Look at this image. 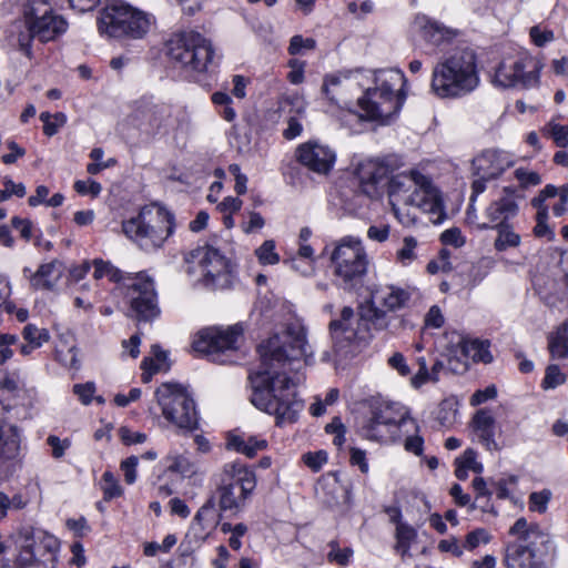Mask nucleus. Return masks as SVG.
Wrapping results in <instances>:
<instances>
[{
    "label": "nucleus",
    "mask_w": 568,
    "mask_h": 568,
    "mask_svg": "<svg viewBox=\"0 0 568 568\" xmlns=\"http://www.w3.org/2000/svg\"><path fill=\"white\" fill-rule=\"evenodd\" d=\"M258 352L262 369L251 376L252 404L275 415L278 424L295 422L304 403L295 392L300 377L295 381L287 374L298 369L302 359L307 364L313 356L305 327L298 322L286 324L281 333L262 343Z\"/></svg>",
    "instance_id": "1"
},
{
    "label": "nucleus",
    "mask_w": 568,
    "mask_h": 568,
    "mask_svg": "<svg viewBox=\"0 0 568 568\" xmlns=\"http://www.w3.org/2000/svg\"><path fill=\"white\" fill-rule=\"evenodd\" d=\"M479 84L474 50L465 48L436 63L430 79V92L440 99L462 98Z\"/></svg>",
    "instance_id": "2"
},
{
    "label": "nucleus",
    "mask_w": 568,
    "mask_h": 568,
    "mask_svg": "<svg viewBox=\"0 0 568 568\" xmlns=\"http://www.w3.org/2000/svg\"><path fill=\"white\" fill-rule=\"evenodd\" d=\"M394 316L382 311L375 302L368 301L359 306L358 313L349 306H344L339 317L332 320L328 329L336 352H344L357 342L368 337L369 328L387 329Z\"/></svg>",
    "instance_id": "3"
},
{
    "label": "nucleus",
    "mask_w": 568,
    "mask_h": 568,
    "mask_svg": "<svg viewBox=\"0 0 568 568\" xmlns=\"http://www.w3.org/2000/svg\"><path fill=\"white\" fill-rule=\"evenodd\" d=\"M405 75L396 69L381 70L375 75L376 87L368 89L364 97L358 99L361 114L348 111L351 115L369 121L388 123L400 110L405 95L402 88L405 84Z\"/></svg>",
    "instance_id": "4"
},
{
    "label": "nucleus",
    "mask_w": 568,
    "mask_h": 568,
    "mask_svg": "<svg viewBox=\"0 0 568 568\" xmlns=\"http://www.w3.org/2000/svg\"><path fill=\"white\" fill-rule=\"evenodd\" d=\"M388 197L390 205L403 204L418 207L436 215L435 221H439L444 214L439 191L434 186L429 176L417 170L394 174L388 181Z\"/></svg>",
    "instance_id": "5"
},
{
    "label": "nucleus",
    "mask_w": 568,
    "mask_h": 568,
    "mask_svg": "<svg viewBox=\"0 0 568 568\" xmlns=\"http://www.w3.org/2000/svg\"><path fill=\"white\" fill-rule=\"evenodd\" d=\"M213 480V499L217 501L220 510L231 514L244 509L256 487L255 473L239 460L224 464Z\"/></svg>",
    "instance_id": "6"
},
{
    "label": "nucleus",
    "mask_w": 568,
    "mask_h": 568,
    "mask_svg": "<svg viewBox=\"0 0 568 568\" xmlns=\"http://www.w3.org/2000/svg\"><path fill=\"white\" fill-rule=\"evenodd\" d=\"M511 538L506 545L505 565L507 568H540L536 558V547L548 541V535L536 523L518 518L509 529Z\"/></svg>",
    "instance_id": "7"
},
{
    "label": "nucleus",
    "mask_w": 568,
    "mask_h": 568,
    "mask_svg": "<svg viewBox=\"0 0 568 568\" xmlns=\"http://www.w3.org/2000/svg\"><path fill=\"white\" fill-rule=\"evenodd\" d=\"M166 47L171 62L184 70L204 72L214 63L215 53L211 41L196 31L173 34Z\"/></svg>",
    "instance_id": "8"
},
{
    "label": "nucleus",
    "mask_w": 568,
    "mask_h": 568,
    "mask_svg": "<svg viewBox=\"0 0 568 568\" xmlns=\"http://www.w3.org/2000/svg\"><path fill=\"white\" fill-rule=\"evenodd\" d=\"M329 260L334 275L341 280L345 290H351L361 283L367 272V254L358 237L348 235L336 241Z\"/></svg>",
    "instance_id": "9"
},
{
    "label": "nucleus",
    "mask_w": 568,
    "mask_h": 568,
    "mask_svg": "<svg viewBox=\"0 0 568 568\" xmlns=\"http://www.w3.org/2000/svg\"><path fill=\"white\" fill-rule=\"evenodd\" d=\"M155 398L163 417L169 423L185 430L197 428L199 415L195 402L184 386L164 383L156 389Z\"/></svg>",
    "instance_id": "10"
},
{
    "label": "nucleus",
    "mask_w": 568,
    "mask_h": 568,
    "mask_svg": "<svg viewBox=\"0 0 568 568\" xmlns=\"http://www.w3.org/2000/svg\"><path fill=\"white\" fill-rule=\"evenodd\" d=\"M58 540L42 530L23 528L19 532L14 568H53Z\"/></svg>",
    "instance_id": "11"
},
{
    "label": "nucleus",
    "mask_w": 568,
    "mask_h": 568,
    "mask_svg": "<svg viewBox=\"0 0 568 568\" xmlns=\"http://www.w3.org/2000/svg\"><path fill=\"white\" fill-rule=\"evenodd\" d=\"M24 22L29 31L28 40L19 39L21 47H29L30 39L41 42L55 40L68 29V22L57 14L45 0H31L24 9Z\"/></svg>",
    "instance_id": "12"
},
{
    "label": "nucleus",
    "mask_w": 568,
    "mask_h": 568,
    "mask_svg": "<svg viewBox=\"0 0 568 568\" xmlns=\"http://www.w3.org/2000/svg\"><path fill=\"white\" fill-rule=\"evenodd\" d=\"M142 14L130 4L114 0L100 13L99 32L109 38L139 39L142 34Z\"/></svg>",
    "instance_id": "13"
},
{
    "label": "nucleus",
    "mask_w": 568,
    "mask_h": 568,
    "mask_svg": "<svg viewBox=\"0 0 568 568\" xmlns=\"http://www.w3.org/2000/svg\"><path fill=\"white\" fill-rule=\"evenodd\" d=\"M541 67L537 59L526 53L515 59H505L496 68L493 83L504 89L535 88L540 81Z\"/></svg>",
    "instance_id": "14"
},
{
    "label": "nucleus",
    "mask_w": 568,
    "mask_h": 568,
    "mask_svg": "<svg viewBox=\"0 0 568 568\" xmlns=\"http://www.w3.org/2000/svg\"><path fill=\"white\" fill-rule=\"evenodd\" d=\"M93 277L100 280L108 276L111 282L120 284L124 302L130 305L129 316L138 322L142 318V278L140 273H123L109 261L95 258Z\"/></svg>",
    "instance_id": "15"
},
{
    "label": "nucleus",
    "mask_w": 568,
    "mask_h": 568,
    "mask_svg": "<svg viewBox=\"0 0 568 568\" xmlns=\"http://www.w3.org/2000/svg\"><path fill=\"white\" fill-rule=\"evenodd\" d=\"M243 329L240 325L227 328L210 327L202 329L193 342V348L211 357L213 362L226 363L227 353L239 347Z\"/></svg>",
    "instance_id": "16"
},
{
    "label": "nucleus",
    "mask_w": 568,
    "mask_h": 568,
    "mask_svg": "<svg viewBox=\"0 0 568 568\" xmlns=\"http://www.w3.org/2000/svg\"><path fill=\"white\" fill-rule=\"evenodd\" d=\"M407 420L414 423L407 410L400 412L395 404L376 400L369 405V414L363 420L359 432L367 439L383 440L387 437L390 426H402Z\"/></svg>",
    "instance_id": "17"
},
{
    "label": "nucleus",
    "mask_w": 568,
    "mask_h": 568,
    "mask_svg": "<svg viewBox=\"0 0 568 568\" xmlns=\"http://www.w3.org/2000/svg\"><path fill=\"white\" fill-rule=\"evenodd\" d=\"M173 231V215L163 205L144 204V252L162 247Z\"/></svg>",
    "instance_id": "18"
},
{
    "label": "nucleus",
    "mask_w": 568,
    "mask_h": 568,
    "mask_svg": "<svg viewBox=\"0 0 568 568\" xmlns=\"http://www.w3.org/2000/svg\"><path fill=\"white\" fill-rule=\"evenodd\" d=\"M199 258L204 284L212 288H225L231 284V275L227 260L219 250L212 246H203L195 251Z\"/></svg>",
    "instance_id": "19"
},
{
    "label": "nucleus",
    "mask_w": 568,
    "mask_h": 568,
    "mask_svg": "<svg viewBox=\"0 0 568 568\" xmlns=\"http://www.w3.org/2000/svg\"><path fill=\"white\" fill-rule=\"evenodd\" d=\"M296 159L308 171L320 175H327L334 168L336 153L327 144L318 141H308L298 145Z\"/></svg>",
    "instance_id": "20"
},
{
    "label": "nucleus",
    "mask_w": 568,
    "mask_h": 568,
    "mask_svg": "<svg viewBox=\"0 0 568 568\" xmlns=\"http://www.w3.org/2000/svg\"><path fill=\"white\" fill-rule=\"evenodd\" d=\"M514 165L513 156L501 150H485L473 160L475 176L498 179L507 169Z\"/></svg>",
    "instance_id": "21"
},
{
    "label": "nucleus",
    "mask_w": 568,
    "mask_h": 568,
    "mask_svg": "<svg viewBox=\"0 0 568 568\" xmlns=\"http://www.w3.org/2000/svg\"><path fill=\"white\" fill-rule=\"evenodd\" d=\"M558 187L552 184H547L537 196L532 197L530 204L536 209V225L534 227V234L537 237H546L548 241L555 239V232L549 227L547 221L549 216L548 206L546 201L557 196Z\"/></svg>",
    "instance_id": "22"
},
{
    "label": "nucleus",
    "mask_w": 568,
    "mask_h": 568,
    "mask_svg": "<svg viewBox=\"0 0 568 568\" xmlns=\"http://www.w3.org/2000/svg\"><path fill=\"white\" fill-rule=\"evenodd\" d=\"M471 427L478 440L487 450H500V446L495 439L496 419L489 409L481 408L477 410L473 416Z\"/></svg>",
    "instance_id": "23"
},
{
    "label": "nucleus",
    "mask_w": 568,
    "mask_h": 568,
    "mask_svg": "<svg viewBox=\"0 0 568 568\" xmlns=\"http://www.w3.org/2000/svg\"><path fill=\"white\" fill-rule=\"evenodd\" d=\"M412 292L395 285H386L377 288L373 298L382 306L384 312H396L406 307L410 301Z\"/></svg>",
    "instance_id": "24"
},
{
    "label": "nucleus",
    "mask_w": 568,
    "mask_h": 568,
    "mask_svg": "<svg viewBox=\"0 0 568 568\" xmlns=\"http://www.w3.org/2000/svg\"><path fill=\"white\" fill-rule=\"evenodd\" d=\"M61 274V264L58 261L42 264L34 274H31L30 285L36 290H52Z\"/></svg>",
    "instance_id": "25"
},
{
    "label": "nucleus",
    "mask_w": 568,
    "mask_h": 568,
    "mask_svg": "<svg viewBox=\"0 0 568 568\" xmlns=\"http://www.w3.org/2000/svg\"><path fill=\"white\" fill-rule=\"evenodd\" d=\"M23 343H19V351L23 356H29L36 349L42 347L50 339L47 328L38 327L36 324H27L21 331Z\"/></svg>",
    "instance_id": "26"
},
{
    "label": "nucleus",
    "mask_w": 568,
    "mask_h": 568,
    "mask_svg": "<svg viewBox=\"0 0 568 568\" xmlns=\"http://www.w3.org/2000/svg\"><path fill=\"white\" fill-rule=\"evenodd\" d=\"M518 212V204L511 195H504L493 201L486 209L485 215L489 222L506 223Z\"/></svg>",
    "instance_id": "27"
},
{
    "label": "nucleus",
    "mask_w": 568,
    "mask_h": 568,
    "mask_svg": "<svg viewBox=\"0 0 568 568\" xmlns=\"http://www.w3.org/2000/svg\"><path fill=\"white\" fill-rule=\"evenodd\" d=\"M386 169L375 164L366 165L359 170L361 190L368 197L378 195V185L383 181Z\"/></svg>",
    "instance_id": "28"
},
{
    "label": "nucleus",
    "mask_w": 568,
    "mask_h": 568,
    "mask_svg": "<svg viewBox=\"0 0 568 568\" xmlns=\"http://www.w3.org/2000/svg\"><path fill=\"white\" fill-rule=\"evenodd\" d=\"M459 344L463 354L470 357L474 362L489 364L494 359L488 339L463 338Z\"/></svg>",
    "instance_id": "29"
},
{
    "label": "nucleus",
    "mask_w": 568,
    "mask_h": 568,
    "mask_svg": "<svg viewBox=\"0 0 568 568\" xmlns=\"http://www.w3.org/2000/svg\"><path fill=\"white\" fill-rule=\"evenodd\" d=\"M20 437L14 426L8 428L0 426V466L19 455Z\"/></svg>",
    "instance_id": "30"
},
{
    "label": "nucleus",
    "mask_w": 568,
    "mask_h": 568,
    "mask_svg": "<svg viewBox=\"0 0 568 568\" xmlns=\"http://www.w3.org/2000/svg\"><path fill=\"white\" fill-rule=\"evenodd\" d=\"M267 443L265 439L255 436L231 435L227 439V448L234 449L237 453L244 454L252 458L258 452L265 449Z\"/></svg>",
    "instance_id": "31"
},
{
    "label": "nucleus",
    "mask_w": 568,
    "mask_h": 568,
    "mask_svg": "<svg viewBox=\"0 0 568 568\" xmlns=\"http://www.w3.org/2000/svg\"><path fill=\"white\" fill-rule=\"evenodd\" d=\"M171 363L166 351L159 345H152L150 357L144 358V383L158 373H165L170 369Z\"/></svg>",
    "instance_id": "32"
},
{
    "label": "nucleus",
    "mask_w": 568,
    "mask_h": 568,
    "mask_svg": "<svg viewBox=\"0 0 568 568\" xmlns=\"http://www.w3.org/2000/svg\"><path fill=\"white\" fill-rule=\"evenodd\" d=\"M162 311L154 281L144 275V323L159 318Z\"/></svg>",
    "instance_id": "33"
},
{
    "label": "nucleus",
    "mask_w": 568,
    "mask_h": 568,
    "mask_svg": "<svg viewBox=\"0 0 568 568\" xmlns=\"http://www.w3.org/2000/svg\"><path fill=\"white\" fill-rule=\"evenodd\" d=\"M548 348L552 357H568V321L549 337Z\"/></svg>",
    "instance_id": "34"
},
{
    "label": "nucleus",
    "mask_w": 568,
    "mask_h": 568,
    "mask_svg": "<svg viewBox=\"0 0 568 568\" xmlns=\"http://www.w3.org/2000/svg\"><path fill=\"white\" fill-rule=\"evenodd\" d=\"M344 84L338 77H327L324 80L322 91L333 103L341 108L347 106V99L344 95Z\"/></svg>",
    "instance_id": "35"
},
{
    "label": "nucleus",
    "mask_w": 568,
    "mask_h": 568,
    "mask_svg": "<svg viewBox=\"0 0 568 568\" xmlns=\"http://www.w3.org/2000/svg\"><path fill=\"white\" fill-rule=\"evenodd\" d=\"M417 531L406 523H398L395 529V550L403 557L409 551L410 545L415 541Z\"/></svg>",
    "instance_id": "36"
},
{
    "label": "nucleus",
    "mask_w": 568,
    "mask_h": 568,
    "mask_svg": "<svg viewBox=\"0 0 568 568\" xmlns=\"http://www.w3.org/2000/svg\"><path fill=\"white\" fill-rule=\"evenodd\" d=\"M498 236L495 240L494 246L497 251H506L509 247H517L520 244V235L507 223H498L496 225Z\"/></svg>",
    "instance_id": "37"
},
{
    "label": "nucleus",
    "mask_w": 568,
    "mask_h": 568,
    "mask_svg": "<svg viewBox=\"0 0 568 568\" xmlns=\"http://www.w3.org/2000/svg\"><path fill=\"white\" fill-rule=\"evenodd\" d=\"M418 24L423 29L424 38L433 43L439 44L444 39L448 38V30L445 29L436 21H432L425 17L417 20Z\"/></svg>",
    "instance_id": "38"
},
{
    "label": "nucleus",
    "mask_w": 568,
    "mask_h": 568,
    "mask_svg": "<svg viewBox=\"0 0 568 568\" xmlns=\"http://www.w3.org/2000/svg\"><path fill=\"white\" fill-rule=\"evenodd\" d=\"M168 470L191 477L196 473V466L184 455H170L166 458Z\"/></svg>",
    "instance_id": "39"
},
{
    "label": "nucleus",
    "mask_w": 568,
    "mask_h": 568,
    "mask_svg": "<svg viewBox=\"0 0 568 568\" xmlns=\"http://www.w3.org/2000/svg\"><path fill=\"white\" fill-rule=\"evenodd\" d=\"M100 487L105 500H111L122 495V488L112 471L106 470L103 473Z\"/></svg>",
    "instance_id": "40"
},
{
    "label": "nucleus",
    "mask_w": 568,
    "mask_h": 568,
    "mask_svg": "<svg viewBox=\"0 0 568 568\" xmlns=\"http://www.w3.org/2000/svg\"><path fill=\"white\" fill-rule=\"evenodd\" d=\"M150 126L159 131L161 128L166 126L170 118L171 110L168 105H154L148 111Z\"/></svg>",
    "instance_id": "41"
},
{
    "label": "nucleus",
    "mask_w": 568,
    "mask_h": 568,
    "mask_svg": "<svg viewBox=\"0 0 568 568\" xmlns=\"http://www.w3.org/2000/svg\"><path fill=\"white\" fill-rule=\"evenodd\" d=\"M178 538L174 534H169L164 537L161 544L151 541L144 544V556H158L160 554H168L172 547L176 544Z\"/></svg>",
    "instance_id": "42"
},
{
    "label": "nucleus",
    "mask_w": 568,
    "mask_h": 568,
    "mask_svg": "<svg viewBox=\"0 0 568 568\" xmlns=\"http://www.w3.org/2000/svg\"><path fill=\"white\" fill-rule=\"evenodd\" d=\"M122 230L124 235L139 244L142 237V210H140L136 216L123 221Z\"/></svg>",
    "instance_id": "43"
},
{
    "label": "nucleus",
    "mask_w": 568,
    "mask_h": 568,
    "mask_svg": "<svg viewBox=\"0 0 568 568\" xmlns=\"http://www.w3.org/2000/svg\"><path fill=\"white\" fill-rule=\"evenodd\" d=\"M21 387V378L19 371H9L0 368V389L8 393H16Z\"/></svg>",
    "instance_id": "44"
},
{
    "label": "nucleus",
    "mask_w": 568,
    "mask_h": 568,
    "mask_svg": "<svg viewBox=\"0 0 568 568\" xmlns=\"http://www.w3.org/2000/svg\"><path fill=\"white\" fill-rule=\"evenodd\" d=\"M417 247V241L413 236H406L403 240V246L397 251V261L402 265L410 264L416 257L415 252Z\"/></svg>",
    "instance_id": "45"
},
{
    "label": "nucleus",
    "mask_w": 568,
    "mask_h": 568,
    "mask_svg": "<svg viewBox=\"0 0 568 568\" xmlns=\"http://www.w3.org/2000/svg\"><path fill=\"white\" fill-rule=\"evenodd\" d=\"M551 499V491L549 489H542L540 491H534L529 495V509L539 514H545L548 508V504Z\"/></svg>",
    "instance_id": "46"
},
{
    "label": "nucleus",
    "mask_w": 568,
    "mask_h": 568,
    "mask_svg": "<svg viewBox=\"0 0 568 568\" xmlns=\"http://www.w3.org/2000/svg\"><path fill=\"white\" fill-rule=\"evenodd\" d=\"M256 256L261 264L274 265L278 263L280 256L275 252V242L273 240L265 241L256 251Z\"/></svg>",
    "instance_id": "47"
},
{
    "label": "nucleus",
    "mask_w": 568,
    "mask_h": 568,
    "mask_svg": "<svg viewBox=\"0 0 568 568\" xmlns=\"http://www.w3.org/2000/svg\"><path fill=\"white\" fill-rule=\"evenodd\" d=\"M27 506V500L20 494L10 498L6 493L0 491V519L7 516L9 509H22Z\"/></svg>",
    "instance_id": "48"
},
{
    "label": "nucleus",
    "mask_w": 568,
    "mask_h": 568,
    "mask_svg": "<svg viewBox=\"0 0 568 568\" xmlns=\"http://www.w3.org/2000/svg\"><path fill=\"white\" fill-rule=\"evenodd\" d=\"M566 382V375L561 372L558 365L551 364L546 368V374L542 379L541 386L545 389H552Z\"/></svg>",
    "instance_id": "49"
},
{
    "label": "nucleus",
    "mask_w": 568,
    "mask_h": 568,
    "mask_svg": "<svg viewBox=\"0 0 568 568\" xmlns=\"http://www.w3.org/2000/svg\"><path fill=\"white\" fill-rule=\"evenodd\" d=\"M328 546L331 548L327 554L328 561L335 562L342 567L347 566L353 556V550L351 548L341 549L336 541H331Z\"/></svg>",
    "instance_id": "50"
},
{
    "label": "nucleus",
    "mask_w": 568,
    "mask_h": 568,
    "mask_svg": "<svg viewBox=\"0 0 568 568\" xmlns=\"http://www.w3.org/2000/svg\"><path fill=\"white\" fill-rule=\"evenodd\" d=\"M18 344V335L9 333L0 334V365L12 358L13 349L11 347Z\"/></svg>",
    "instance_id": "51"
},
{
    "label": "nucleus",
    "mask_w": 568,
    "mask_h": 568,
    "mask_svg": "<svg viewBox=\"0 0 568 568\" xmlns=\"http://www.w3.org/2000/svg\"><path fill=\"white\" fill-rule=\"evenodd\" d=\"M139 462L140 459L138 456H130L121 462L120 468L123 473L125 483L129 485L136 480Z\"/></svg>",
    "instance_id": "52"
},
{
    "label": "nucleus",
    "mask_w": 568,
    "mask_h": 568,
    "mask_svg": "<svg viewBox=\"0 0 568 568\" xmlns=\"http://www.w3.org/2000/svg\"><path fill=\"white\" fill-rule=\"evenodd\" d=\"M489 539V534L485 529L479 528L467 534L463 546L465 549L473 550L477 548L481 542L487 544Z\"/></svg>",
    "instance_id": "53"
},
{
    "label": "nucleus",
    "mask_w": 568,
    "mask_h": 568,
    "mask_svg": "<svg viewBox=\"0 0 568 568\" xmlns=\"http://www.w3.org/2000/svg\"><path fill=\"white\" fill-rule=\"evenodd\" d=\"M47 444L52 448V457L59 459L64 456L65 450L71 446V440L60 439L55 435H50L47 438Z\"/></svg>",
    "instance_id": "54"
},
{
    "label": "nucleus",
    "mask_w": 568,
    "mask_h": 568,
    "mask_svg": "<svg viewBox=\"0 0 568 568\" xmlns=\"http://www.w3.org/2000/svg\"><path fill=\"white\" fill-rule=\"evenodd\" d=\"M315 40L312 38H303L302 36H294L291 38L288 52L292 55L300 54L303 49H314Z\"/></svg>",
    "instance_id": "55"
},
{
    "label": "nucleus",
    "mask_w": 568,
    "mask_h": 568,
    "mask_svg": "<svg viewBox=\"0 0 568 568\" xmlns=\"http://www.w3.org/2000/svg\"><path fill=\"white\" fill-rule=\"evenodd\" d=\"M514 174L523 187L538 185L541 182V178L537 172L527 171L523 168L516 169Z\"/></svg>",
    "instance_id": "56"
},
{
    "label": "nucleus",
    "mask_w": 568,
    "mask_h": 568,
    "mask_svg": "<svg viewBox=\"0 0 568 568\" xmlns=\"http://www.w3.org/2000/svg\"><path fill=\"white\" fill-rule=\"evenodd\" d=\"M549 133L557 146L566 148L568 145V125L550 123Z\"/></svg>",
    "instance_id": "57"
},
{
    "label": "nucleus",
    "mask_w": 568,
    "mask_h": 568,
    "mask_svg": "<svg viewBox=\"0 0 568 568\" xmlns=\"http://www.w3.org/2000/svg\"><path fill=\"white\" fill-rule=\"evenodd\" d=\"M456 463H462L467 469L477 474L484 469L483 465L476 460V452L471 448L466 449L463 456L456 459Z\"/></svg>",
    "instance_id": "58"
},
{
    "label": "nucleus",
    "mask_w": 568,
    "mask_h": 568,
    "mask_svg": "<svg viewBox=\"0 0 568 568\" xmlns=\"http://www.w3.org/2000/svg\"><path fill=\"white\" fill-rule=\"evenodd\" d=\"M73 392L82 404L88 405L91 403L95 393V385L92 382H88L85 384H75L73 386Z\"/></svg>",
    "instance_id": "59"
},
{
    "label": "nucleus",
    "mask_w": 568,
    "mask_h": 568,
    "mask_svg": "<svg viewBox=\"0 0 568 568\" xmlns=\"http://www.w3.org/2000/svg\"><path fill=\"white\" fill-rule=\"evenodd\" d=\"M440 240L446 245H453L455 247H460L465 244V237L462 232L457 227H452L444 231L440 235Z\"/></svg>",
    "instance_id": "60"
},
{
    "label": "nucleus",
    "mask_w": 568,
    "mask_h": 568,
    "mask_svg": "<svg viewBox=\"0 0 568 568\" xmlns=\"http://www.w3.org/2000/svg\"><path fill=\"white\" fill-rule=\"evenodd\" d=\"M303 460L311 469L317 471L326 463L327 455L322 450L316 453H308L303 456Z\"/></svg>",
    "instance_id": "61"
},
{
    "label": "nucleus",
    "mask_w": 568,
    "mask_h": 568,
    "mask_svg": "<svg viewBox=\"0 0 568 568\" xmlns=\"http://www.w3.org/2000/svg\"><path fill=\"white\" fill-rule=\"evenodd\" d=\"M444 316L440 308L434 305L429 308L425 316V326L432 328H440L444 325Z\"/></svg>",
    "instance_id": "62"
},
{
    "label": "nucleus",
    "mask_w": 568,
    "mask_h": 568,
    "mask_svg": "<svg viewBox=\"0 0 568 568\" xmlns=\"http://www.w3.org/2000/svg\"><path fill=\"white\" fill-rule=\"evenodd\" d=\"M388 365L393 369L397 371L400 376H407L410 373L409 366L407 365L406 359L402 353H394L388 358Z\"/></svg>",
    "instance_id": "63"
},
{
    "label": "nucleus",
    "mask_w": 568,
    "mask_h": 568,
    "mask_svg": "<svg viewBox=\"0 0 568 568\" xmlns=\"http://www.w3.org/2000/svg\"><path fill=\"white\" fill-rule=\"evenodd\" d=\"M557 195H559L560 200L552 206V213L555 216H562L568 211V183L558 189Z\"/></svg>",
    "instance_id": "64"
}]
</instances>
